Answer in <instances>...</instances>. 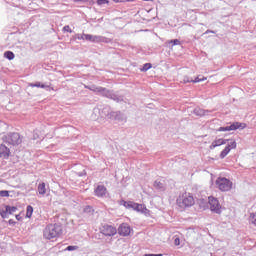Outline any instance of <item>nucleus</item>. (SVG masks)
<instances>
[{
  "instance_id": "1",
  "label": "nucleus",
  "mask_w": 256,
  "mask_h": 256,
  "mask_svg": "<svg viewBox=\"0 0 256 256\" xmlns=\"http://www.w3.org/2000/svg\"><path fill=\"white\" fill-rule=\"evenodd\" d=\"M63 233V227L59 224H48L43 230L44 239H57Z\"/></svg>"
},
{
  "instance_id": "2",
  "label": "nucleus",
  "mask_w": 256,
  "mask_h": 256,
  "mask_svg": "<svg viewBox=\"0 0 256 256\" xmlns=\"http://www.w3.org/2000/svg\"><path fill=\"white\" fill-rule=\"evenodd\" d=\"M176 203L180 209H188V207H193V205H195V198L193 197V194L184 192L178 196Z\"/></svg>"
},
{
  "instance_id": "3",
  "label": "nucleus",
  "mask_w": 256,
  "mask_h": 256,
  "mask_svg": "<svg viewBox=\"0 0 256 256\" xmlns=\"http://www.w3.org/2000/svg\"><path fill=\"white\" fill-rule=\"evenodd\" d=\"M120 205H123L126 209H133V211H137V213H144V215H149L150 211L147 209L145 204H139L133 201H125L122 200Z\"/></svg>"
},
{
  "instance_id": "4",
  "label": "nucleus",
  "mask_w": 256,
  "mask_h": 256,
  "mask_svg": "<svg viewBox=\"0 0 256 256\" xmlns=\"http://www.w3.org/2000/svg\"><path fill=\"white\" fill-rule=\"evenodd\" d=\"M4 143H7L8 145H12L13 147L17 145H21L23 143V139L21 138V135L17 132H12L4 136L3 138Z\"/></svg>"
},
{
  "instance_id": "5",
  "label": "nucleus",
  "mask_w": 256,
  "mask_h": 256,
  "mask_svg": "<svg viewBox=\"0 0 256 256\" xmlns=\"http://www.w3.org/2000/svg\"><path fill=\"white\" fill-rule=\"evenodd\" d=\"M216 186L219 189V191L227 192L233 189V182H231V180L227 178L219 177L216 180Z\"/></svg>"
},
{
  "instance_id": "6",
  "label": "nucleus",
  "mask_w": 256,
  "mask_h": 256,
  "mask_svg": "<svg viewBox=\"0 0 256 256\" xmlns=\"http://www.w3.org/2000/svg\"><path fill=\"white\" fill-rule=\"evenodd\" d=\"M100 233L105 235V237H113L114 235H117V228H115V226L105 224L100 228Z\"/></svg>"
},
{
  "instance_id": "7",
  "label": "nucleus",
  "mask_w": 256,
  "mask_h": 256,
  "mask_svg": "<svg viewBox=\"0 0 256 256\" xmlns=\"http://www.w3.org/2000/svg\"><path fill=\"white\" fill-rule=\"evenodd\" d=\"M245 127H247V124L245 123L234 122L230 126L218 128V131L219 132L237 131V129H245Z\"/></svg>"
},
{
  "instance_id": "8",
  "label": "nucleus",
  "mask_w": 256,
  "mask_h": 256,
  "mask_svg": "<svg viewBox=\"0 0 256 256\" xmlns=\"http://www.w3.org/2000/svg\"><path fill=\"white\" fill-rule=\"evenodd\" d=\"M201 81H207V77L197 76L195 79L189 77V75H184L180 81L183 85H187V83H201Z\"/></svg>"
},
{
  "instance_id": "9",
  "label": "nucleus",
  "mask_w": 256,
  "mask_h": 256,
  "mask_svg": "<svg viewBox=\"0 0 256 256\" xmlns=\"http://www.w3.org/2000/svg\"><path fill=\"white\" fill-rule=\"evenodd\" d=\"M208 203L210 205L211 211H214L215 213H221V204L217 198L209 196Z\"/></svg>"
},
{
  "instance_id": "10",
  "label": "nucleus",
  "mask_w": 256,
  "mask_h": 256,
  "mask_svg": "<svg viewBox=\"0 0 256 256\" xmlns=\"http://www.w3.org/2000/svg\"><path fill=\"white\" fill-rule=\"evenodd\" d=\"M131 231H133V229H131V226L127 223H122L118 227V234L122 237H129V235H131Z\"/></svg>"
},
{
  "instance_id": "11",
  "label": "nucleus",
  "mask_w": 256,
  "mask_h": 256,
  "mask_svg": "<svg viewBox=\"0 0 256 256\" xmlns=\"http://www.w3.org/2000/svg\"><path fill=\"white\" fill-rule=\"evenodd\" d=\"M231 149H237V142L231 140V142L221 151L220 159H225L226 155H229Z\"/></svg>"
},
{
  "instance_id": "12",
  "label": "nucleus",
  "mask_w": 256,
  "mask_h": 256,
  "mask_svg": "<svg viewBox=\"0 0 256 256\" xmlns=\"http://www.w3.org/2000/svg\"><path fill=\"white\" fill-rule=\"evenodd\" d=\"M79 39H83L85 41H91L92 43H101V41H103V37L93 36L91 34H82Z\"/></svg>"
},
{
  "instance_id": "13",
  "label": "nucleus",
  "mask_w": 256,
  "mask_h": 256,
  "mask_svg": "<svg viewBox=\"0 0 256 256\" xmlns=\"http://www.w3.org/2000/svg\"><path fill=\"white\" fill-rule=\"evenodd\" d=\"M10 155H11V150L4 144H1L0 145V158L9 159Z\"/></svg>"
},
{
  "instance_id": "14",
  "label": "nucleus",
  "mask_w": 256,
  "mask_h": 256,
  "mask_svg": "<svg viewBox=\"0 0 256 256\" xmlns=\"http://www.w3.org/2000/svg\"><path fill=\"white\" fill-rule=\"evenodd\" d=\"M94 194L96 197H105V195H107V187L104 185H98L94 190Z\"/></svg>"
},
{
  "instance_id": "15",
  "label": "nucleus",
  "mask_w": 256,
  "mask_h": 256,
  "mask_svg": "<svg viewBox=\"0 0 256 256\" xmlns=\"http://www.w3.org/2000/svg\"><path fill=\"white\" fill-rule=\"evenodd\" d=\"M227 139L219 138L212 142L210 149H215V147H221V145H227Z\"/></svg>"
},
{
  "instance_id": "16",
  "label": "nucleus",
  "mask_w": 256,
  "mask_h": 256,
  "mask_svg": "<svg viewBox=\"0 0 256 256\" xmlns=\"http://www.w3.org/2000/svg\"><path fill=\"white\" fill-rule=\"evenodd\" d=\"M85 89H89L90 91H93V93H105L107 91L106 88L97 86H85Z\"/></svg>"
},
{
  "instance_id": "17",
  "label": "nucleus",
  "mask_w": 256,
  "mask_h": 256,
  "mask_svg": "<svg viewBox=\"0 0 256 256\" xmlns=\"http://www.w3.org/2000/svg\"><path fill=\"white\" fill-rule=\"evenodd\" d=\"M0 215L2 219H7V217H9V210L7 206H3L0 208Z\"/></svg>"
},
{
  "instance_id": "18",
  "label": "nucleus",
  "mask_w": 256,
  "mask_h": 256,
  "mask_svg": "<svg viewBox=\"0 0 256 256\" xmlns=\"http://www.w3.org/2000/svg\"><path fill=\"white\" fill-rule=\"evenodd\" d=\"M38 193H39V195H42V196H44L47 193V188H46L44 182H42L38 185Z\"/></svg>"
},
{
  "instance_id": "19",
  "label": "nucleus",
  "mask_w": 256,
  "mask_h": 256,
  "mask_svg": "<svg viewBox=\"0 0 256 256\" xmlns=\"http://www.w3.org/2000/svg\"><path fill=\"white\" fill-rule=\"evenodd\" d=\"M4 57L9 61H13V59H15V54L12 51H6Z\"/></svg>"
},
{
  "instance_id": "20",
  "label": "nucleus",
  "mask_w": 256,
  "mask_h": 256,
  "mask_svg": "<svg viewBox=\"0 0 256 256\" xmlns=\"http://www.w3.org/2000/svg\"><path fill=\"white\" fill-rule=\"evenodd\" d=\"M26 217L28 219H31V217H33V206L28 205L26 208Z\"/></svg>"
},
{
  "instance_id": "21",
  "label": "nucleus",
  "mask_w": 256,
  "mask_h": 256,
  "mask_svg": "<svg viewBox=\"0 0 256 256\" xmlns=\"http://www.w3.org/2000/svg\"><path fill=\"white\" fill-rule=\"evenodd\" d=\"M151 67H153V65L151 63H146L143 65V67L140 69V71H142V72L149 71V69H151Z\"/></svg>"
},
{
  "instance_id": "22",
  "label": "nucleus",
  "mask_w": 256,
  "mask_h": 256,
  "mask_svg": "<svg viewBox=\"0 0 256 256\" xmlns=\"http://www.w3.org/2000/svg\"><path fill=\"white\" fill-rule=\"evenodd\" d=\"M8 209V214L9 215H13V213H15L17 211V207L15 206H6Z\"/></svg>"
},
{
  "instance_id": "23",
  "label": "nucleus",
  "mask_w": 256,
  "mask_h": 256,
  "mask_svg": "<svg viewBox=\"0 0 256 256\" xmlns=\"http://www.w3.org/2000/svg\"><path fill=\"white\" fill-rule=\"evenodd\" d=\"M154 187H155L156 189H163V183L161 182V180H156V181L154 182Z\"/></svg>"
},
{
  "instance_id": "24",
  "label": "nucleus",
  "mask_w": 256,
  "mask_h": 256,
  "mask_svg": "<svg viewBox=\"0 0 256 256\" xmlns=\"http://www.w3.org/2000/svg\"><path fill=\"white\" fill-rule=\"evenodd\" d=\"M30 87H40L41 89H45V84H41L40 82H36L35 84H30Z\"/></svg>"
},
{
  "instance_id": "25",
  "label": "nucleus",
  "mask_w": 256,
  "mask_h": 256,
  "mask_svg": "<svg viewBox=\"0 0 256 256\" xmlns=\"http://www.w3.org/2000/svg\"><path fill=\"white\" fill-rule=\"evenodd\" d=\"M97 5H109V0H97L96 1Z\"/></svg>"
},
{
  "instance_id": "26",
  "label": "nucleus",
  "mask_w": 256,
  "mask_h": 256,
  "mask_svg": "<svg viewBox=\"0 0 256 256\" xmlns=\"http://www.w3.org/2000/svg\"><path fill=\"white\" fill-rule=\"evenodd\" d=\"M174 245H176V247H179V245H181V239L179 238V236H174Z\"/></svg>"
},
{
  "instance_id": "27",
  "label": "nucleus",
  "mask_w": 256,
  "mask_h": 256,
  "mask_svg": "<svg viewBox=\"0 0 256 256\" xmlns=\"http://www.w3.org/2000/svg\"><path fill=\"white\" fill-rule=\"evenodd\" d=\"M63 32L64 33H73V30L71 29V27L69 25H66L63 27Z\"/></svg>"
},
{
  "instance_id": "28",
  "label": "nucleus",
  "mask_w": 256,
  "mask_h": 256,
  "mask_svg": "<svg viewBox=\"0 0 256 256\" xmlns=\"http://www.w3.org/2000/svg\"><path fill=\"white\" fill-rule=\"evenodd\" d=\"M77 249H79V246H68L65 251H77Z\"/></svg>"
},
{
  "instance_id": "29",
  "label": "nucleus",
  "mask_w": 256,
  "mask_h": 256,
  "mask_svg": "<svg viewBox=\"0 0 256 256\" xmlns=\"http://www.w3.org/2000/svg\"><path fill=\"white\" fill-rule=\"evenodd\" d=\"M0 197H9V191L1 190L0 191Z\"/></svg>"
},
{
  "instance_id": "30",
  "label": "nucleus",
  "mask_w": 256,
  "mask_h": 256,
  "mask_svg": "<svg viewBox=\"0 0 256 256\" xmlns=\"http://www.w3.org/2000/svg\"><path fill=\"white\" fill-rule=\"evenodd\" d=\"M135 0H113L114 3H125V2H131Z\"/></svg>"
},
{
  "instance_id": "31",
  "label": "nucleus",
  "mask_w": 256,
  "mask_h": 256,
  "mask_svg": "<svg viewBox=\"0 0 256 256\" xmlns=\"http://www.w3.org/2000/svg\"><path fill=\"white\" fill-rule=\"evenodd\" d=\"M169 43H172L173 45H179L180 41L177 39H174V40H170Z\"/></svg>"
},
{
  "instance_id": "32",
  "label": "nucleus",
  "mask_w": 256,
  "mask_h": 256,
  "mask_svg": "<svg viewBox=\"0 0 256 256\" xmlns=\"http://www.w3.org/2000/svg\"><path fill=\"white\" fill-rule=\"evenodd\" d=\"M144 256H163V254H145Z\"/></svg>"
},
{
  "instance_id": "33",
  "label": "nucleus",
  "mask_w": 256,
  "mask_h": 256,
  "mask_svg": "<svg viewBox=\"0 0 256 256\" xmlns=\"http://www.w3.org/2000/svg\"><path fill=\"white\" fill-rule=\"evenodd\" d=\"M87 0H74V3H85Z\"/></svg>"
},
{
  "instance_id": "34",
  "label": "nucleus",
  "mask_w": 256,
  "mask_h": 256,
  "mask_svg": "<svg viewBox=\"0 0 256 256\" xmlns=\"http://www.w3.org/2000/svg\"><path fill=\"white\" fill-rule=\"evenodd\" d=\"M16 219H17V221H21V215L17 214Z\"/></svg>"
},
{
  "instance_id": "35",
  "label": "nucleus",
  "mask_w": 256,
  "mask_h": 256,
  "mask_svg": "<svg viewBox=\"0 0 256 256\" xmlns=\"http://www.w3.org/2000/svg\"><path fill=\"white\" fill-rule=\"evenodd\" d=\"M199 115H205V111L204 110H200Z\"/></svg>"
},
{
  "instance_id": "36",
  "label": "nucleus",
  "mask_w": 256,
  "mask_h": 256,
  "mask_svg": "<svg viewBox=\"0 0 256 256\" xmlns=\"http://www.w3.org/2000/svg\"><path fill=\"white\" fill-rule=\"evenodd\" d=\"M87 210L91 211V206H86L85 211Z\"/></svg>"
},
{
  "instance_id": "37",
  "label": "nucleus",
  "mask_w": 256,
  "mask_h": 256,
  "mask_svg": "<svg viewBox=\"0 0 256 256\" xmlns=\"http://www.w3.org/2000/svg\"><path fill=\"white\" fill-rule=\"evenodd\" d=\"M9 223H10V224L13 223V220H9Z\"/></svg>"
}]
</instances>
